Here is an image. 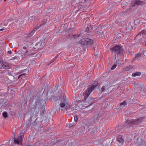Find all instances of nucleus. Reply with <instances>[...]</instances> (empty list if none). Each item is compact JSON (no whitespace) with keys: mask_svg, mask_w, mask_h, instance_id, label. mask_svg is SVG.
<instances>
[{"mask_svg":"<svg viewBox=\"0 0 146 146\" xmlns=\"http://www.w3.org/2000/svg\"><path fill=\"white\" fill-rule=\"evenodd\" d=\"M98 85V83H94L93 84L88 86L87 89L85 90L83 94L84 96V100L85 102L89 104L91 103L94 100V98L91 97H89V96L94 88Z\"/></svg>","mask_w":146,"mask_h":146,"instance_id":"nucleus-1","label":"nucleus"},{"mask_svg":"<svg viewBox=\"0 0 146 146\" xmlns=\"http://www.w3.org/2000/svg\"><path fill=\"white\" fill-rule=\"evenodd\" d=\"M143 117H140L136 119H131L127 120L124 124V126L127 128L131 127L133 128L134 125L139 124L143 120Z\"/></svg>","mask_w":146,"mask_h":146,"instance_id":"nucleus-2","label":"nucleus"},{"mask_svg":"<svg viewBox=\"0 0 146 146\" xmlns=\"http://www.w3.org/2000/svg\"><path fill=\"white\" fill-rule=\"evenodd\" d=\"M25 131V130L24 129L21 130L18 135V137L14 139V141L15 144H19L22 142Z\"/></svg>","mask_w":146,"mask_h":146,"instance_id":"nucleus-3","label":"nucleus"},{"mask_svg":"<svg viewBox=\"0 0 146 146\" xmlns=\"http://www.w3.org/2000/svg\"><path fill=\"white\" fill-rule=\"evenodd\" d=\"M133 145V146H146L145 141L139 137L135 140Z\"/></svg>","mask_w":146,"mask_h":146,"instance_id":"nucleus-4","label":"nucleus"},{"mask_svg":"<svg viewBox=\"0 0 146 146\" xmlns=\"http://www.w3.org/2000/svg\"><path fill=\"white\" fill-rule=\"evenodd\" d=\"M59 98L61 100L60 106L61 108H63L65 106V104L67 103L66 97L64 94H61L59 97Z\"/></svg>","mask_w":146,"mask_h":146,"instance_id":"nucleus-5","label":"nucleus"},{"mask_svg":"<svg viewBox=\"0 0 146 146\" xmlns=\"http://www.w3.org/2000/svg\"><path fill=\"white\" fill-rule=\"evenodd\" d=\"M80 43L82 44L91 45L93 43V41L88 38H83L80 41Z\"/></svg>","mask_w":146,"mask_h":146,"instance_id":"nucleus-6","label":"nucleus"},{"mask_svg":"<svg viewBox=\"0 0 146 146\" xmlns=\"http://www.w3.org/2000/svg\"><path fill=\"white\" fill-rule=\"evenodd\" d=\"M111 49L114 52H116L117 54H120L122 51V47L119 45L114 46Z\"/></svg>","mask_w":146,"mask_h":146,"instance_id":"nucleus-7","label":"nucleus"},{"mask_svg":"<svg viewBox=\"0 0 146 146\" xmlns=\"http://www.w3.org/2000/svg\"><path fill=\"white\" fill-rule=\"evenodd\" d=\"M139 94L140 95L143 96H144L146 95V90L144 86H142L141 88V90L139 92Z\"/></svg>","mask_w":146,"mask_h":146,"instance_id":"nucleus-8","label":"nucleus"},{"mask_svg":"<svg viewBox=\"0 0 146 146\" xmlns=\"http://www.w3.org/2000/svg\"><path fill=\"white\" fill-rule=\"evenodd\" d=\"M5 68L8 69L9 68V66L8 65L5 64L3 62H0V68Z\"/></svg>","mask_w":146,"mask_h":146,"instance_id":"nucleus-9","label":"nucleus"},{"mask_svg":"<svg viewBox=\"0 0 146 146\" xmlns=\"http://www.w3.org/2000/svg\"><path fill=\"white\" fill-rule=\"evenodd\" d=\"M98 129V128H97V127H94L92 128H90L89 129L88 131L90 132L91 135H92L93 134H94V133H95Z\"/></svg>","mask_w":146,"mask_h":146,"instance_id":"nucleus-10","label":"nucleus"},{"mask_svg":"<svg viewBox=\"0 0 146 146\" xmlns=\"http://www.w3.org/2000/svg\"><path fill=\"white\" fill-rule=\"evenodd\" d=\"M117 140L119 143H122L123 142V140L122 138L121 135L117 134Z\"/></svg>","mask_w":146,"mask_h":146,"instance_id":"nucleus-11","label":"nucleus"},{"mask_svg":"<svg viewBox=\"0 0 146 146\" xmlns=\"http://www.w3.org/2000/svg\"><path fill=\"white\" fill-rule=\"evenodd\" d=\"M111 86L110 85H108V84H107L102 86L101 89L102 92H103L106 89H108Z\"/></svg>","mask_w":146,"mask_h":146,"instance_id":"nucleus-12","label":"nucleus"},{"mask_svg":"<svg viewBox=\"0 0 146 146\" xmlns=\"http://www.w3.org/2000/svg\"><path fill=\"white\" fill-rule=\"evenodd\" d=\"M141 54L140 53H138L135 55V57L133 59V61H135L139 59H141Z\"/></svg>","mask_w":146,"mask_h":146,"instance_id":"nucleus-13","label":"nucleus"},{"mask_svg":"<svg viewBox=\"0 0 146 146\" xmlns=\"http://www.w3.org/2000/svg\"><path fill=\"white\" fill-rule=\"evenodd\" d=\"M104 146H107L110 144L109 140L108 139H106L104 140L103 143Z\"/></svg>","mask_w":146,"mask_h":146,"instance_id":"nucleus-14","label":"nucleus"},{"mask_svg":"<svg viewBox=\"0 0 146 146\" xmlns=\"http://www.w3.org/2000/svg\"><path fill=\"white\" fill-rule=\"evenodd\" d=\"M120 105L119 108H120L121 107H125L126 105H127V103L126 101L125 100L123 101L122 102L119 103Z\"/></svg>","mask_w":146,"mask_h":146,"instance_id":"nucleus-15","label":"nucleus"},{"mask_svg":"<svg viewBox=\"0 0 146 146\" xmlns=\"http://www.w3.org/2000/svg\"><path fill=\"white\" fill-rule=\"evenodd\" d=\"M133 68V66H132L129 65L125 68H124V70H125L128 71L132 69Z\"/></svg>","mask_w":146,"mask_h":146,"instance_id":"nucleus-16","label":"nucleus"},{"mask_svg":"<svg viewBox=\"0 0 146 146\" xmlns=\"http://www.w3.org/2000/svg\"><path fill=\"white\" fill-rule=\"evenodd\" d=\"M141 74V73L140 72H138L135 73H133L132 76H133L135 77L137 76H139Z\"/></svg>","mask_w":146,"mask_h":146,"instance_id":"nucleus-17","label":"nucleus"},{"mask_svg":"<svg viewBox=\"0 0 146 146\" xmlns=\"http://www.w3.org/2000/svg\"><path fill=\"white\" fill-rule=\"evenodd\" d=\"M143 2L141 1H135V4H134L133 6H134L135 5H141L143 4Z\"/></svg>","mask_w":146,"mask_h":146,"instance_id":"nucleus-18","label":"nucleus"},{"mask_svg":"<svg viewBox=\"0 0 146 146\" xmlns=\"http://www.w3.org/2000/svg\"><path fill=\"white\" fill-rule=\"evenodd\" d=\"M135 86H136L137 88H141L142 87L141 84V83H134Z\"/></svg>","mask_w":146,"mask_h":146,"instance_id":"nucleus-19","label":"nucleus"},{"mask_svg":"<svg viewBox=\"0 0 146 146\" xmlns=\"http://www.w3.org/2000/svg\"><path fill=\"white\" fill-rule=\"evenodd\" d=\"M75 125L74 123H69L68 124H66V126L67 127H72L74 126Z\"/></svg>","mask_w":146,"mask_h":146,"instance_id":"nucleus-20","label":"nucleus"},{"mask_svg":"<svg viewBox=\"0 0 146 146\" xmlns=\"http://www.w3.org/2000/svg\"><path fill=\"white\" fill-rule=\"evenodd\" d=\"M3 117L5 118H7L8 116L7 113V112L6 111H4L2 113Z\"/></svg>","mask_w":146,"mask_h":146,"instance_id":"nucleus-21","label":"nucleus"},{"mask_svg":"<svg viewBox=\"0 0 146 146\" xmlns=\"http://www.w3.org/2000/svg\"><path fill=\"white\" fill-rule=\"evenodd\" d=\"M133 101L132 100L129 99L128 100L127 102H126L127 103V104H128V105H129L132 104Z\"/></svg>","mask_w":146,"mask_h":146,"instance_id":"nucleus-22","label":"nucleus"},{"mask_svg":"<svg viewBox=\"0 0 146 146\" xmlns=\"http://www.w3.org/2000/svg\"><path fill=\"white\" fill-rule=\"evenodd\" d=\"M100 115V113H99L98 115H96L94 116V117L93 118V119L95 121H96L98 120L97 118Z\"/></svg>","mask_w":146,"mask_h":146,"instance_id":"nucleus-23","label":"nucleus"},{"mask_svg":"<svg viewBox=\"0 0 146 146\" xmlns=\"http://www.w3.org/2000/svg\"><path fill=\"white\" fill-rule=\"evenodd\" d=\"M41 26V25H40L39 26H36L35 27V28H34V30H33V31H34V32H35L37 30V29L38 28Z\"/></svg>","mask_w":146,"mask_h":146,"instance_id":"nucleus-24","label":"nucleus"},{"mask_svg":"<svg viewBox=\"0 0 146 146\" xmlns=\"http://www.w3.org/2000/svg\"><path fill=\"white\" fill-rule=\"evenodd\" d=\"M35 32L33 31H32L29 34L28 36L29 37H31L34 34Z\"/></svg>","mask_w":146,"mask_h":146,"instance_id":"nucleus-25","label":"nucleus"},{"mask_svg":"<svg viewBox=\"0 0 146 146\" xmlns=\"http://www.w3.org/2000/svg\"><path fill=\"white\" fill-rule=\"evenodd\" d=\"M28 52V51L27 50L26 52L24 53V56L25 57H27L29 55H27V53Z\"/></svg>","mask_w":146,"mask_h":146,"instance_id":"nucleus-26","label":"nucleus"},{"mask_svg":"<svg viewBox=\"0 0 146 146\" xmlns=\"http://www.w3.org/2000/svg\"><path fill=\"white\" fill-rule=\"evenodd\" d=\"M141 51L143 53L144 55L146 56V50L144 51V50H141Z\"/></svg>","mask_w":146,"mask_h":146,"instance_id":"nucleus-27","label":"nucleus"},{"mask_svg":"<svg viewBox=\"0 0 146 146\" xmlns=\"http://www.w3.org/2000/svg\"><path fill=\"white\" fill-rule=\"evenodd\" d=\"M35 103H36V105H40L41 104V102H39V101H38V100L36 101L35 102Z\"/></svg>","mask_w":146,"mask_h":146,"instance_id":"nucleus-28","label":"nucleus"},{"mask_svg":"<svg viewBox=\"0 0 146 146\" xmlns=\"http://www.w3.org/2000/svg\"><path fill=\"white\" fill-rule=\"evenodd\" d=\"M95 33L96 34H98L99 35H102V33L100 32H99L98 31H96L95 32Z\"/></svg>","mask_w":146,"mask_h":146,"instance_id":"nucleus-29","label":"nucleus"},{"mask_svg":"<svg viewBox=\"0 0 146 146\" xmlns=\"http://www.w3.org/2000/svg\"><path fill=\"white\" fill-rule=\"evenodd\" d=\"M116 67V65L115 64L111 68V70H113Z\"/></svg>","mask_w":146,"mask_h":146,"instance_id":"nucleus-30","label":"nucleus"},{"mask_svg":"<svg viewBox=\"0 0 146 146\" xmlns=\"http://www.w3.org/2000/svg\"><path fill=\"white\" fill-rule=\"evenodd\" d=\"M68 106H66L65 107L64 109H62V110L64 111H67L68 109Z\"/></svg>","mask_w":146,"mask_h":146,"instance_id":"nucleus-31","label":"nucleus"},{"mask_svg":"<svg viewBox=\"0 0 146 146\" xmlns=\"http://www.w3.org/2000/svg\"><path fill=\"white\" fill-rule=\"evenodd\" d=\"M80 34L78 35H74L73 36V37L74 38H76L78 37L80 35Z\"/></svg>","mask_w":146,"mask_h":146,"instance_id":"nucleus-32","label":"nucleus"},{"mask_svg":"<svg viewBox=\"0 0 146 146\" xmlns=\"http://www.w3.org/2000/svg\"><path fill=\"white\" fill-rule=\"evenodd\" d=\"M45 111L44 110H42L40 111V114L41 115L42 114L44 113Z\"/></svg>","mask_w":146,"mask_h":146,"instance_id":"nucleus-33","label":"nucleus"},{"mask_svg":"<svg viewBox=\"0 0 146 146\" xmlns=\"http://www.w3.org/2000/svg\"><path fill=\"white\" fill-rule=\"evenodd\" d=\"M74 121L75 122H76L77 121L78 119V118L77 116H75L74 117Z\"/></svg>","mask_w":146,"mask_h":146,"instance_id":"nucleus-34","label":"nucleus"},{"mask_svg":"<svg viewBox=\"0 0 146 146\" xmlns=\"http://www.w3.org/2000/svg\"><path fill=\"white\" fill-rule=\"evenodd\" d=\"M82 83H80V84H79L78 86V87H82V85H83V84H82Z\"/></svg>","mask_w":146,"mask_h":146,"instance_id":"nucleus-35","label":"nucleus"},{"mask_svg":"<svg viewBox=\"0 0 146 146\" xmlns=\"http://www.w3.org/2000/svg\"><path fill=\"white\" fill-rule=\"evenodd\" d=\"M23 52V51L21 50H19L18 52L17 53L18 54H20L21 53H22Z\"/></svg>","mask_w":146,"mask_h":146,"instance_id":"nucleus-36","label":"nucleus"},{"mask_svg":"<svg viewBox=\"0 0 146 146\" xmlns=\"http://www.w3.org/2000/svg\"><path fill=\"white\" fill-rule=\"evenodd\" d=\"M7 53L9 54H11L12 53V52L11 50L7 52Z\"/></svg>","mask_w":146,"mask_h":146,"instance_id":"nucleus-37","label":"nucleus"},{"mask_svg":"<svg viewBox=\"0 0 146 146\" xmlns=\"http://www.w3.org/2000/svg\"><path fill=\"white\" fill-rule=\"evenodd\" d=\"M25 75L24 74H21V75H20L18 77V79H19L20 78V77H21V76H22L23 75Z\"/></svg>","mask_w":146,"mask_h":146,"instance_id":"nucleus-38","label":"nucleus"},{"mask_svg":"<svg viewBox=\"0 0 146 146\" xmlns=\"http://www.w3.org/2000/svg\"><path fill=\"white\" fill-rule=\"evenodd\" d=\"M38 118H37L35 120V121H34V122L33 123L34 124H35V123H36L37 122V120H38Z\"/></svg>","mask_w":146,"mask_h":146,"instance_id":"nucleus-39","label":"nucleus"},{"mask_svg":"<svg viewBox=\"0 0 146 146\" xmlns=\"http://www.w3.org/2000/svg\"><path fill=\"white\" fill-rule=\"evenodd\" d=\"M144 17L146 19V12H145L144 13Z\"/></svg>","mask_w":146,"mask_h":146,"instance_id":"nucleus-40","label":"nucleus"},{"mask_svg":"<svg viewBox=\"0 0 146 146\" xmlns=\"http://www.w3.org/2000/svg\"><path fill=\"white\" fill-rule=\"evenodd\" d=\"M89 29L88 27L86 28V31H89Z\"/></svg>","mask_w":146,"mask_h":146,"instance_id":"nucleus-41","label":"nucleus"},{"mask_svg":"<svg viewBox=\"0 0 146 146\" xmlns=\"http://www.w3.org/2000/svg\"><path fill=\"white\" fill-rule=\"evenodd\" d=\"M17 58V56H15L14 57H13V59H16Z\"/></svg>","mask_w":146,"mask_h":146,"instance_id":"nucleus-42","label":"nucleus"},{"mask_svg":"<svg viewBox=\"0 0 146 146\" xmlns=\"http://www.w3.org/2000/svg\"><path fill=\"white\" fill-rule=\"evenodd\" d=\"M23 48L25 50V49H27V48H26V46H24L23 47Z\"/></svg>","mask_w":146,"mask_h":146,"instance_id":"nucleus-43","label":"nucleus"},{"mask_svg":"<svg viewBox=\"0 0 146 146\" xmlns=\"http://www.w3.org/2000/svg\"><path fill=\"white\" fill-rule=\"evenodd\" d=\"M46 22V21H45V22H44V23H43L41 24V25H44V24H45Z\"/></svg>","mask_w":146,"mask_h":146,"instance_id":"nucleus-44","label":"nucleus"},{"mask_svg":"<svg viewBox=\"0 0 146 146\" xmlns=\"http://www.w3.org/2000/svg\"><path fill=\"white\" fill-rule=\"evenodd\" d=\"M4 30V29H0V31H3Z\"/></svg>","mask_w":146,"mask_h":146,"instance_id":"nucleus-45","label":"nucleus"},{"mask_svg":"<svg viewBox=\"0 0 146 146\" xmlns=\"http://www.w3.org/2000/svg\"><path fill=\"white\" fill-rule=\"evenodd\" d=\"M131 30L130 29H127V31H131Z\"/></svg>","mask_w":146,"mask_h":146,"instance_id":"nucleus-46","label":"nucleus"},{"mask_svg":"<svg viewBox=\"0 0 146 146\" xmlns=\"http://www.w3.org/2000/svg\"><path fill=\"white\" fill-rule=\"evenodd\" d=\"M57 88H58V84H57Z\"/></svg>","mask_w":146,"mask_h":146,"instance_id":"nucleus-47","label":"nucleus"},{"mask_svg":"<svg viewBox=\"0 0 146 146\" xmlns=\"http://www.w3.org/2000/svg\"><path fill=\"white\" fill-rule=\"evenodd\" d=\"M4 1H5L6 0H4Z\"/></svg>","mask_w":146,"mask_h":146,"instance_id":"nucleus-48","label":"nucleus"},{"mask_svg":"<svg viewBox=\"0 0 146 146\" xmlns=\"http://www.w3.org/2000/svg\"><path fill=\"white\" fill-rule=\"evenodd\" d=\"M33 54H31V55H32Z\"/></svg>","mask_w":146,"mask_h":146,"instance_id":"nucleus-49","label":"nucleus"}]
</instances>
